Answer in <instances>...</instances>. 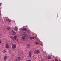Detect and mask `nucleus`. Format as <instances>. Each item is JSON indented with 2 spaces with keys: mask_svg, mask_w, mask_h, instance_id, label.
Returning <instances> with one entry per match:
<instances>
[{
  "mask_svg": "<svg viewBox=\"0 0 61 61\" xmlns=\"http://www.w3.org/2000/svg\"><path fill=\"white\" fill-rule=\"evenodd\" d=\"M20 35H21V36H23L22 37V40L23 39H25L26 37H28V34L26 32H23L20 34Z\"/></svg>",
  "mask_w": 61,
  "mask_h": 61,
  "instance_id": "nucleus-1",
  "label": "nucleus"
},
{
  "mask_svg": "<svg viewBox=\"0 0 61 61\" xmlns=\"http://www.w3.org/2000/svg\"><path fill=\"white\" fill-rule=\"evenodd\" d=\"M34 53L35 55H36L38 54H39L40 53V51L39 50H35L34 51Z\"/></svg>",
  "mask_w": 61,
  "mask_h": 61,
  "instance_id": "nucleus-2",
  "label": "nucleus"
},
{
  "mask_svg": "<svg viewBox=\"0 0 61 61\" xmlns=\"http://www.w3.org/2000/svg\"><path fill=\"white\" fill-rule=\"evenodd\" d=\"M12 47L13 49H15L16 47V46L15 44H13L12 45Z\"/></svg>",
  "mask_w": 61,
  "mask_h": 61,
  "instance_id": "nucleus-3",
  "label": "nucleus"
},
{
  "mask_svg": "<svg viewBox=\"0 0 61 61\" xmlns=\"http://www.w3.org/2000/svg\"><path fill=\"white\" fill-rule=\"evenodd\" d=\"M26 29L25 28H23L21 30L22 32H25L26 31Z\"/></svg>",
  "mask_w": 61,
  "mask_h": 61,
  "instance_id": "nucleus-4",
  "label": "nucleus"
},
{
  "mask_svg": "<svg viewBox=\"0 0 61 61\" xmlns=\"http://www.w3.org/2000/svg\"><path fill=\"white\" fill-rule=\"evenodd\" d=\"M21 59V57L19 56L18 57L17 59V61H20V60Z\"/></svg>",
  "mask_w": 61,
  "mask_h": 61,
  "instance_id": "nucleus-5",
  "label": "nucleus"
},
{
  "mask_svg": "<svg viewBox=\"0 0 61 61\" xmlns=\"http://www.w3.org/2000/svg\"><path fill=\"white\" fill-rule=\"evenodd\" d=\"M12 35H15V34H16V33H15V32L14 31H13V30H12Z\"/></svg>",
  "mask_w": 61,
  "mask_h": 61,
  "instance_id": "nucleus-6",
  "label": "nucleus"
},
{
  "mask_svg": "<svg viewBox=\"0 0 61 61\" xmlns=\"http://www.w3.org/2000/svg\"><path fill=\"white\" fill-rule=\"evenodd\" d=\"M30 45L29 44H28L26 45V47L27 48L29 49V48H30Z\"/></svg>",
  "mask_w": 61,
  "mask_h": 61,
  "instance_id": "nucleus-7",
  "label": "nucleus"
},
{
  "mask_svg": "<svg viewBox=\"0 0 61 61\" xmlns=\"http://www.w3.org/2000/svg\"><path fill=\"white\" fill-rule=\"evenodd\" d=\"M14 30L15 31H17V30H18V28L17 27H16L14 28Z\"/></svg>",
  "mask_w": 61,
  "mask_h": 61,
  "instance_id": "nucleus-8",
  "label": "nucleus"
},
{
  "mask_svg": "<svg viewBox=\"0 0 61 61\" xmlns=\"http://www.w3.org/2000/svg\"><path fill=\"white\" fill-rule=\"evenodd\" d=\"M14 39H15V40H16V38H17V37L16 36H14Z\"/></svg>",
  "mask_w": 61,
  "mask_h": 61,
  "instance_id": "nucleus-9",
  "label": "nucleus"
},
{
  "mask_svg": "<svg viewBox=\"0 0 61 61\" xmlns=\"http://www.w3.org/2000/svg\"><path fill=\"white\" fill-rule=\"evenodd\" d=\"M35 38V37H30V39H33Z\"/></svg>",
  "mask_w": 61,
  "mask_h": 61,
  "instance_id": "nucleus-10",
  "label": "nucleus"
},
{
  "mask_svg": "<svg viewBox=\"0 0 61 61\" xmlns=\"http://www.w3.org/2000/svg\"><path fill=\"white\" fill-rule=\"evenodd\" d=\"M6 46L7 48H9V46H8V44L6 45Z\"/></svg>",
  "mask_w": 61,
  "mask_h": 61,
  "instance_id": "nucleus-11",
  "label": "nucleus"
},
{
  "mask_svg": "<svg viewBox=\"0 0 61 61\" xmlns=\"http://www.w3.org/2000/svg\"><path fill=\"white\" fill-rule=\"evenodd\" d=\"M32 54H31V52H29V56L30 57H31V56H32Z\"/></svg>",
  "mask_w": 61,
  "mask_h": 61,
  "instance_id": "nucleus-12",
  "label": "nucleus"
},
{
  "mask_svg": "<svg viewBox=\"0 0 61 61\" xmlns=\"http://www.w3.org/2000/svg\"><path fill=\"white\" fill-rule=\"evenodd\" d=\"M7 57L6 56H5L4 57V60H5L7 59Z\"/></svg>",
  "mask_w": 61,
  "mask_h": 61,
  "instance_id": "nucleus-13",
  "label": "nucleus"
},
{
  "mask_svg": "<svg viewBox=\"0 0 61 61\" xmlns=\"http://www.w3.org/2000/svg\"><path fill=\"white\" fill-rule=\"evenodd\" d=\"M10 38L11 39H13V38H14V37H13V36H10Z\"/></svg>",
  "mask_w": 61,
  "mask_h": 61,
  "instance_id": "nucleus-14",
  "label": "nucleus"
},
{
  "mask_svg": "<svg viewBox=\"0 0 61 61\" xmlns=\"http://www.w3.org/2000/svg\"><path fill=\"white\" fill-rule=\"evenodd\" d=\"M3 52L4 54H5L6 51L5 50H3Z\"/></svg>",
  "mask_w": 61,
  "mask_h": 61,
  "instance_id": "nucleus-15",
  "label": "nucleus"
},
{
  "mask_svg": "<svg viewBox=\"0 0 61 61\" xmlns=\"http://www.w3.org/2000/svg\"><path fill=\"white\" fill-rule=\"evenodd\" d=\"M51 59V56H48V59Z\"/></svg>",
  "mask_w": 61,
  "mask_h": 61,
  "instance_id": "nucleus-16",
  "label": "nucleus"
},
{
  "mask_svg": "<svg viewBox=\"0 0 61 61\" xmlns=\"http://www.w3.org/2000/svg\"><path fill=\"white\" fill-rule=\"evenodd\" d=\"M35 44H36L37 45H39V43L38 42H35Z\"/></svg>",
  "mask_w": 61,
  "mask_h": 61,
  "instance_id": "nucleus-17",
  "label": "nucleus"
},
{
  "mask_svg": "<svg viewBox=\"0 0 61 61\" xmlns=\"http://www.w3.org/2000/svg\"><path fill=\"white\" fill-rule=\"evenodd\" d=\"M7 21L8 22H10V21H11V20L10 19H8L7 20Z\"/></svg>",
  "mask_w": 61,
  "mask_h": 61,
  "instance_id": "nucleus-18",
  "label": "nucleus"
},
{
  "mask_svg": "<svg viewBox=\"0 0 61 61\" xmlns=\"http://www.w3.org/2000/svg\"><path fill=\"white\" fill-rule=\"evenodd\" d=\"M7 29L8 30H10V27H8Z\"/></svg>",
  "mask_w": 61,
  "mask_h": 61,
  "instance_id": "nucleus-19",
  "label": "nucleus"
},
{
  "mask_svg": "<svg viewBox=\"0 0 61 61\" xmlns=\"http://www.w3.org/2000/svg\"><path fill=\"white\" fill-rule=\"evenodd\" d=\"M20 53V54H23V52H21Z\"/></svg>",
  "mask_w": 61,
  "mask_h": 61,
  "instance_id": "nucleus-20",
  "label": "nucleus"
},
{
  "mask_svg": "<svg viewBox=\"0 0 61 61\" xmlns=\"http://www.w3.org/2000/svg\"><path fill=\"white\" fill-rule=\"evenodd\" d=\"M55 61H58V60H57V59H55Z\"/></svg>",
  "mask_w": 61,
  "mask_h": 61,
  "instance_id": "nucleus-21",
  "label": "nucleus"
},
{
  "mask_svg": "<svg viewBox=\"0 0 61 61\" xmlns=\"http://www.w3.org/2000/svg\"><path fill=\"white\" fill-rule=\"evenodd\" d=\"M16 41L17 42H18V39H17L16 40Z\"/></svg>",
  "mask_w": 61,
  "mask_h": 61,
  "instance_id": "nucleus-22",
  "label": "nucleus"
},
{
  "mask_svg": "<svg viewBox=\"0 0 61 61\" xmlns=\"http://www.w3.org/2000/svg\"><path fill=\"white\" fill-rule=\"evenodd\" d=\"M27 61H31L30 60H27Z\"/></svg>",
  "mask_w": 61,
  "mask_h": 61,
  "instance_id": "nucleus-23",
  "label": "nucleus"
},
{
  "mask_svg": "<svg viewBox=\"0 0 61 61\" xmlns=\"http://www.w3.org/2000/svg\"><path fill=\"white\" fill-rule=\"evenodd\" d=\"M42 61H44V60H42Z\"/></svg>",
  "mask_w": 61,
  "mask_h": 61,
  "instance_id": "nucleus-24",
  "label": "nucleus"
},
{
  "mask_svg": "<svg viewBox=\"0 0 61 61\" xmlns=\"http://www.w3.org/2000/svg\"><path fill=\"white\" fill-rule=\"evenodd\" d=\"M1 41H0V43H1Z\"/></svg>",
  "mask_w": 61,
  "mask_h": 61,
  "instance_id": "nucleus-25",
  "label": "nucleus"
},
{
  "mask_svg": "<svg viewBox=\"0 0 61 61\" xmlns=\"http://www.w3.org/2000/svg\"><path fill=\"white\" fill-rule=\"evenodd\" d=\"M0 6H1V5H0Z\"/></svg>",
  "mask_w": 61,
  "mask_h": 61,
  "instance_id": "nucleus-26",
  "label": "nucleus"
}]
</instances>
